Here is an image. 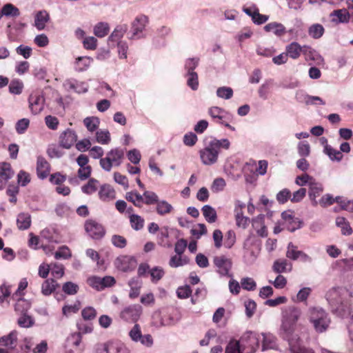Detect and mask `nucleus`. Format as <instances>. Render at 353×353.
<instances>
[{"label":"nucleus","instance_id":"51","mask_svg":"<svg viewBox=\"0 0 353 353\" xmlns=\"http://www.w3.org/2000/svg\"><path fill=\"white\" fill-rule=\"evenodd\" d=\"M165 274L163 269L161 267H154L150 270L151 281L153 283H157Z\"/></svg>","mask_w":353,"mask_h":353},{"label":"nucleus","instance_id":"39","mask_svg":"<svg viewBox=\"0 0 353 353\" xmlns=\"http://www.w3.org/2000/svg\"><path fill=\"white\" fill-rule=\"evenodd\" d=\"M325 29L321 24L315 23L312 25L308 29L309 35L313 39L321 38L324 34Z\"/></svg>","mask_w":353,"mask_h":353},{"label":"nucleus","instance_id":"7","mask_svg":"<svg viewBox=\"0 0 353 353\" xmlns=\"http://www.w3.org/2000/svg\"><path fill=\"white\" fill-rule=\"evenodd\" d=\"M115 267L122 272H131L134 270L137 265L135 257L129 255H120L114 261Z\"/></svg>","mask_w":353,"mask_h":353},{"label":"nucleus","instance_id":"63","mask_svg":"<svg viewBox=\"0 0 353 353\" xmlns=\"http://www.w3.org/2000/svg\"><path fill=\"white\" fill-rule=\"evenodd\" d=\"M236 241V234L233 230H229L226 232L225 240H224V245L227 248H230L233 246Z\"/></svg>","mask_w":353,"mask_h":353},{"label":"nucleus","instance_id":"38","mask_svg":"<svg viewBox=\"0 0 353 353\" xmlns=\"http://www.w3.org/2000/svg\"><path fill=\"white\" fill-rule=\"evenodd\" d=\"M30 303L23 298H19L14 305V310L19 314H26L30 308Z\"/></svg>","mask_w":353,"mask_h":353},{"label":"nucleus","instance_id":"3","mask_svg":"<svg viewBox=\"0 0 353 353\" xmlns=\"http://www.w3.org/2000/svg\"><path fill=\"white\" fill-rule=\"evenodd\" d=\"M309 320L319 333L326 331L330 323L328 314L322 308L316 307L310 309Z\"/></svg>","mask_w":353,"mask_h":353},{"label":"nucleus","instance_id":"41","mask_svg":"<svg viewBox=\"0 0 353 353\" xmlns=\"http://www.w3.org/2000/svg\"><path fill=\"white\" fill-rule=\"evenodd\" d=\"M325 153L329 156L331 160L341 161L343 158V154L339 150L334 149L331 145L326 144L324 148Z\"/></svg>","mask_w":353,"mask_h":353},{"label":"nucleus","instance_id":"54","mask_svg":"<svg viewBox=\"0 0 353 353\" xmlns=\"http://www.w3.org/2000/svg\"><path fill=\"white\" fill-rule=\"evenodd\" d=\"M216 95L222 99H230L233 96V90L230 87H220L216 90Z\"/></svg>","mask_w":353,"mask_h":353},{"label":"nucleus","instance_id":"5","mask_svg":"<svg viewBox=\"0 0 353 353\" xmlns=\"http://www.w3.org/2000/svg\"><path fill=\"white\" fill-rule=\"evenodd\" d=\"M176 312V311L173 308L159 310L153 314L154 323L157 326L174 325L178 321V319L174 316Z\"/></svg>","mask_w":353,"mask_h":353},{"label":"nucleus","instance_id":"10","mask_svg":"<svg viewBox=\"0 0 353 353\" xmlns=\"http://www.w3.org/2000/svg\"><path fill=\"white\" fill-rule=\"evenodd\" d=\"M245 348L250 349L252 353L256 352L259 347L260 339L257 334L252 332H247L241 339Z\"/></svg>","mask_w":353,"mask_h":353},{"label":"nucleus","instance_id":"26","mask_svg":"<svg viewBox=\"0 0 353 353\" xmlns=\"http://www.w3.org/2000/svg\"><path fill=\"white\" fill-rule=\"evenodd\" d=\"M264 30L268 32H272L278 37L283 36L286 33L285 26L277 22L268 23L264 26Z\"/></svg>","mask_w":353,"mask_h":353},{"label":"nucleus","instance_id":"9","mask_svg":"<svg viewBox=\"0 0 353 353\" xmlns=\"http://www.w3.org/2000/svg\"><path fill=\"white\" fill-rule=\"evenodd\" d=\"M142 313V307L139 305H131L125 307L120 313V317L126 321L136 322Z\"/></svg>","mask_w":353,"mask_h":353},{"label":"nucleus","instance_id":"8","mask_svg":"<svg viewBox=\"0 0 353 353\" xmlns=\"http://www.w3.org/2000/svg\"><path fill=\"white\" fill-rule=\"evenodd\" d=\"M84 227L88 235L94 239H100L105 235V231L103 226L94 220H87Z\"/></svg>","mask_w":353,"mask_h":353},{"label":"nucleus","instance_id":"4","mask_svg":"<svg viewBox=\"0 0 353 353\" xmlns=\"http://www.w3.org/2000/svg\"><path fill=\"white\" fill-rule=\"evenodd\" d=\"M123 158V150L114 148L108 152L105 158L100 159V165L103 170L110 172L113 165L119 166Z\"/></svg>","mask_w":353,"mask_h":353},{"label":"nucleus","instance_id":"27","mask_svg":"<svg viewBox=\"0 0 353 353\" xmlns=\"http://www.w3.org/2000/svg\"><path fill=\"white\" fill-rule=\"evenodd\" d=\"M58 287L59 284L54 279H46L41 285V293L44 296H49L52 294Z\"/></svg>","mask_w":353,"mask_h":353},{"label":"nucleus","instance_id":"57","mask_svg":"<svg viewBox=\"0 0 353 353\" xmlns=\"http://www.w3.org/2000/svg\"><path fill=\"white\" fill-rule=\"evenodd\" d=\"M241 285L243 289L248 291H253L256 288V282L250 277L243 278L241 281Z\"/></svg>","mask_w":353,"mask_h":353},{"label":"nucleus","instance_id":"2","mask_svg":"<svg viewBox=\"0 0 353 353\" xmlns=\"http://www.w3.org/2000/svg\"><path fill=\"white\" fill-rule=\"evenodd\" d=\"M301 316V310L294 306H290L283 312L281 329L288 341L294 333L296 325Z\"/></svg>","mask_w":353,"mask_h":353},{"label":"nucleus","instance_id":"18","mask_svg":"<svg viewBox=\"0 0 353 353\" xmlns=\"http://www.w3.org/2000/svg\"><path fill=\"white\" fill-rule=\"evenodd\" d=\"M98 195L103 202H110L116 198V192L110 185L103 184L100 186Z\"/></svg>","mask_w":353,"mask_h":353},{"label":"nucleus","instance_id":"64","mask_svg":"<svg viewBox=\"0 0 353 353\" xmlns=\"http://www.w3.org/2000/svg\"><path fill=\"white\" fill-rule=\"evenodd\" d=\"M29 124L30 121L28 119L24 118L19 120L16 123V131L18 134H23L28 128Z\"/></svg>","mask_w":353,"mask_h":353},{"label":"nucleus","instance_id":"11","mask_svg":"<svg viewBox=\"0 0 353 353\" xmlns=\"http://www.w3.org/2000/svg\"><path fill=\"white\" fill-rule=\"evenodd\" d=\"M82 336L81 333H72L71 334L66 340V347L70 348L68 350L69 353H80L83 349V346L81 345Z\"/></svg>","mask_w":353,"mask_h":353},{"label":"nucleus","instance_id":"62","mask_svg":"<svg viewBox=\"0 0 353 353\" xmlns=\"http://www.w3.org/2000/svg\"><path fill=\"white\" fill-rule=\"evenodd\" d=\"M66 180V175L62 174L61 172H55L50 176L49 181L55 185H61Z\"/></svg>","mask_w":353,"mask_h":353},{"label":"nucleus","instance_id":"23","mask_svg":"<svg viewBox=\"0 0 353 353\" xmlns=\"http://www.w3.org/2000/svg\"><path fill=\"white\" fill-rule=\"evenodd\" d=\"M208 114L216 123L223 124V120L226 119L227 112L217 106L211 107L208 110Z\"/></svg>","mask_w":353,"mask_h":353},{"label":"nucleus","instance_id":"17","mask_svg":"<svg viewBox=\"0 0 353 353\" xmlns=\"http://www.w3.org/2000/svg\"><path fill=\"white\" fill-rule=\"evenodd\" d=\"M50 165L43 157H38L37 160V174L39 179H44L49 175Z\"/></svg>","mask_w":353,"mask_h":353},{"label":"nucleus","instance_id":"53","mask_svg":"<svg viewBox=\"0 0 353 353\" xmlns=\"http://www.w3.org/2000/svg\"><path fill=\"white\" fill-rule=\"evenodd\" d=\"M225 353H242L239 341L232 339L227 345Z\"/></svg>","mask_w":353,"mask_h":353},{"label":"nucleus","instance_id":"22","mask_svg":"<svg viewBox=\"0 0 353 353\" xmlns=\"http://www.w3.org/2000/svg\"><path fill=\"white\" fill-rule=\"evenodd\" d=\"M304 46L302 47L297 42H292L285 48L287 55L293 59H297L303 53Z\"/></svg>","mask_w":353,"mask_h":353},{"label":"nucleus","instance_id":"42","mask_svg":"<svg viewBox=\"0 0 353 353\" xmlns=\"http://www.w3.org/2000/svg\"><path fill=\"white\" fill-rule=\"evenodd\" d=\"M1 10L3 16L17 17L20 15L19 10L12 3L4 5Z\"/></svg>","mask_w":353,"mask_h":353},{"label":"nucleus","instance_id":"50","mask_svg":"<svg viewBox=\"0 0 353 353\" xmlns=\"http://www.w3.org/2000/svg\"><path fill=\"white\" fill-rule=\"evenodd\" d=\"M339 196H337L334 199L332 195L330 194H326L321 198L319 201H318V204H319L323 208H325L332 205L335 202H339Z\"/></svg>","mask_w":353,"mask_h":353},{"label":"nucleus","instance_id":"34","mask_svg":"<svg viewBox=\"0 0 353 353\" xmlns=\"http://www.w3.org/2000/svg\"><path fill=\"white\" fill-rule=\"evenodd\" d=\"M110 32L109 24L106 22L97 23L93 30L94 35L99 38H103L108 35Z\"/></svg>","mask_w":353,"mask_h":353},{"label":"nucleus","instance_id":"33","mask_svg":"<svg viewBox=\"0 0 353 353\" xmlns=\"http://www.w3.org/2000/svg\"><path fill=\"white\" fill-rule=\"evenodd\" d=\"M93 59L90 57H79L75 61V69L79 72L86 70Z\"/></svg>","mask_w":353,"mask_h":353},{"label":"nucleus","instance_id":"44","mask_svg":"<svg viewBox=\"0 0 353 353\" xmlns=\"http://www.w3.org/2000/svg\"><path fill=\"white\" fill-rule=\"evenodd\" d=\"M129 218L131 227L134 230H140L143 228L145 221L141 216L137 214H131Z\"/></svg>","mask_w":353,"mask_h":353},{"label":"nucleus","instance_id":"24","mask_svg":"<svg viewBox=\"0 0 353 353\" xmlns=\"http://www.w3.org/2000/svg\"><path fill=\"white\" fill-rule=\"evenodd\" d=\"M127 24H119L116 26L112 34L108 37L109 42H119L128 31Z\"/></svg>","mask_w":353,"mask_h":353},{"label":"nucleus","instance_id":"6","mask_svg":"<svg viewBox=\"0 0 353 353\" xmlns=\"http://www.w3.org/2000/svg\"><path fill=\"white\" fill-rule=\"evenodd\" d=\"M213 263L221 276H232L230 274L232 267V261L230 258L223 254L216 256L213 259Z\"/></svg>","mask_w":353,"mask_h":353},{"label":"nucleus","instance_id":"52","mask_svg":"<svg viewBox=\"0 0 353 353\" xmlns=\"http://www.w3.org/2000/svg\"><path fill=\"white\" fill-rule=\"evenodd\" d=\"M97 141L101 144H108L110 141V134L108 130H99L96 132Z\"/></svg>","mask_w":353,"mask_h":353},{"label":"nucleus","instance_id":"47","mask_svg":"<svg viewBox=\"0 0 353 353\" xmlns=\"http://www.w3.org/2000/svg\"><path fill=\"white\" fill-rule=\"evenodd\" d=\"M263 342H262V350H266L268 349H273L276 345L275 337L271 334H262Z\"/></svg>","mask_w":353,"mask_h":353},{"label":"nucleus","instance_id":"14","mask_svg":"<svg viewBox=\"0 0 353 353\" xmlns=\"http://www.w3.org/2000/svg\"><path fill=\"white\" fill-rule=\"evenodd\" d=\"M303 54L307 61H312L309 63L310 65L314 63L320 65L324 63L323 58L316 50L308 46H304Z\"/></svg>","mask_w":353,"mask_h":353},{"label":"nucleus","instance_id":"37","mask_svg":"<svg viewBox=\"0 0 353 353\" xmlns=\"http://www.w3.org/2000/svg\"><path fill=\"white\" fill-rule=\"evenodd\" d=\"M202 212L208 223H214L216 221L217 215L215 210L210 205H205L202 208Z\"/></svg>","mask_w":353,"mask_h":353},{"label":"nucleus","instance_id":"28","mask_svg":"<svg viewBox=\"0 0 353 353\" xmlns=\"http://www.w3.org/2000/svg\"><path fill=\"white\" fill-rule=\"evenodd\" d=\"M125 199L131 203L137 208H142L143 205V194H139L137 191H131L126 192Z\"/></svg>","mask_w":353,"mask_h":353},{"label":"nucleus","instance_id":"49","mask_svg":"<svg viewBox=\"0 0 353 353\" xmlns=\"http://www.w3.org/2000/svg\"><path fill=\"white\" fill-rule=\"evenodd\" d=\"M79 290V285L71 281L64 283L62 286L63 292L68 295H74L78 292Z\"/></svg>","mask_w":353,"mask_h":353},{"label":"nucleus","instance_id":"1","mask_svg":"<svg viewBox=\"0 0 353 353\" xmlns=\"http://www.w3.org/2000/svg\"><path fill=\"white\" fill-rule=\"evenodd\" d=\"M230 142L228 139H213L208 144L199 151L201 162L205 165H212L218 161L221 148L228 150Z\"/></svg>","mask_w":353,"mask_h":353},{"label":"nucleus","instance_id":"21","mask_svg":"<svg viewBox=\"0 0 353 353\" xmlns=\"http://www.w3.org/2000/svg\"><path fill=\"white\" fill-rule=\"evenodd\" d=\"M332 21L336 23H347L350 19V14L345 9L335 10L330 13Z\"/></svg>","mask_w":353,"mask_h":353},{"label":"nucleus","instance_id":"12","mask_svg":"<svg viewBox=\"0 0 353 353\" xmlns=\"http://www.w3.org/2000/svg\"><path fill=\"white\" fill-rule=\"evenodd\" d=\"M77 135L76 132L68 128L61 133L59 138V143L63 148L70 149L77 142Z\"/></svg>","mask_w":353,"mask_h":353},{"label":"nucleus","instance_id":"16","mask_svg":"<svg viewBox=\"0 0 353 353\" xmlns=\"http://www.w3.org/2000/svg\"><path fill=\"white\" fill-rule=\"evenodd\" d=\"M292 263L284 258L278 259L273 263L272 269L276 274L289 273L292 270Z\"/></svg>","mask_w":353,"mask_h":353},{"label":"nucleus","instance_id":"55","mask_svg":"<svg viewBox=\"0 0 353 353\" xmlns=\"http://www.w3.org/2000/svg\"><path fill=\"white\" fill-rule=\"evenodd\" d=\"M81 316L85 321H91L96 318L97 311L93 307H86L82 310Z\"/></svg>","mask_w":353,"mask_h":353},{"label":"nucleus","instance_id":"59","mask_svg":"<svg viewBox=\"0 0 353 353\" xmlns=\"http://www.w3.org/2000/svg\"><path fill=\"white\" fill-rule=\"evenodd\" d=\"M83 46L86 50H94L97 47V39L94 37H85Z\"/></svg>","mask_w":353,"mask_h":353},{"label":"nucleus","instance_id":"29","mask_svg":"<svg viewBox=\"0 0 353 353\" xmlns=\"http://www.w3.org/2000/svg\"><path fill=\"white\" fill-rule=\"evenodd\" d=\"M17 332L12 331L8 335L4 336L0 339V343L5 346H8L11 349H14L17 342Z\"/></svg>","mask_w":353,"mask_h":353},{"label":"nucleus","instance_id":"13","mask_svg":"<svg viewBox=\"0 0 353 353\" xmlns=\"http://www.w3.org/2000/svg\"><path fill=\"white\" fill-rule=\"evenodd\" d=\"M148 23V18L147 16L143 14L137 16L132 23V35L130 37V39L140 38L139 34L143 31Z\"/></svg>","mask_w":353,"mask_h":353},{"label":"nucleus","instance_id":"40","mask_svg":"<svg viewBox=\"0 0 353 353\" xmlns=\"http://www.w3.org/2000/svg\"><path fill=\"white\" fill-rule=\"evenodd\" d=\"M336 225L341 228V232L344 235H350L353 230L350 225V223L344 217H337L336 219Z\"/></svg>","mask_w":353,"mask_h":353},{"label":"nucleus","instance_id":"15","mask_svg":"<svg viewBox=\"0 0 353 353\" xmlns=\"http://www.w3.org/2000/svg\"><path fill=\"white\" fill-rule=\"evenodd\" d=\"M11 165L7 162L0 163V190L3 189L10 179L14 176Z\"/></svg>","mask_w":353,"mask_h":353},{"label":"nucleus","instance_id":"56","mask_svg":"<svg viewBox=\"0 0 353 353\" xmlns=\"http://www.w3.org/2000/svg\"><path fill=\"white\" fill-rule=\"evenodd\" d=\"M187 84L193 90H196L199 88V79L196 72L187 73Z\"/></svg>","mask_w":353,"mask_h":353},{"label":"nucleus","instance_id":"36","mask_svg":"<svg viewBox=\"0 0 353 353\" xmlns=\"http://www.w3.org/2000/svg\"><path fill=\"white\" fill-rule=\"evenodd\" d=\"M173 210V207L166 201H158L156 204V212L158 214L163 216L170 213Z\"/></svg>","mask_w":353,"mask_h":353},{"label":"nucleus","instance_id":"45","mask_svg":"<svg viewBox=\"0 0 353 353\" xmlns=\"http://www.w3.org/2000/svg\"><path fill=\"white\" fill-rule=\"evenodd\" d=\"M301 252L302 251L298 250L297 246L294 245L292 243H290L288 245L285 255L287 258L296 261L299 259Z\"/></svg>","mask_w":353,"mask_h":353},{"label":"nucleus","instance_id":"46","mask_svg":"<svg viewBox=\"0 0 353 353\" xmlns=\"http://www.w3.org/2000/svg\"><path fill=\"white\" fill-rule=\"evenodd\" d=\"M83 123L87 128L88 130L92 132L97 130L99 128L100 121L97 117H86L83 121Z\"/></svg>","mask_w":353,"mask_h":353},{"label":"nucleus","instance_id":"48","mask_svg":"<svg viewBox=\"0 0 353 353\" xmlns=\"http://www.w3.org/2000/svg\"><path fill=\"white\" fill-rule=\"evenodd\" d=\"M17 323L21 327L29 328L34 325V321L32 316L27 315L26 313L21 314V316L18 319Z\"/></svg>","mask_w":353,"mask_h":353},{"label":"nucleus","instance_id":"43","mask_svg":"<svg viewBox=\"0 0 353 353\" xmlns=\"http://www.w3.org/2000/svg\"><path fill=\"white\" fill-rule=\"evenodd\" d=\"M143 204H145L147 205L157 204V203L159 201L158 195L152 191H149V190L144 191V192L143 194Z\"/></svg>","mask_w":353,"mask_h":353},{"label":"nucleus","instance_id":"19","mask_svg":"<svg viewBox=\"0 0 353 353\" xmlns=\"http://www.w3.org/2000/svg\"><path fill=\"white\" fill-rule=\"evenodd\" d=\"M323 191V187L321 183L315 181L314 179L312 181H310L309 196L314 206L318 205V201L316 200V198L319 196Z\"/></svg>","mask_w":353,"mask_h":353},{"label":"nucleus","instance_id":"60","mask_svg":"<svg viewBox=\"0 0 353 353\" xmlns=\"http://www.w3.org/2000/svg\"><path fill=\"white\" fill-rule=\"evenodd\" d=\"M112 243L117 248H123L127 245L126 239L121 235L114 234L111 239Z\"/></svg>","mask_w":353,"mask_h":353},{"label":"nucleus","instance_id":"61","mask_svg":"<svg viewBox=\"0 0 353 353\" xmlns=\"http://www.w3.org/2000/svg\"><path fill=\"white\" fill-rule=\"evenodd\" d=\"M71 257V252L67 246H61L59 250L54 253V258L56 259H67Z\"/></svg>","mask_w":353,"mask_h":353},{"label":"nucleus","instance_id":"30","mask_svg":"<svg viewBox=\"0 0 353 353\" xmlns=\"http://www.w3.org/2000/svg\"><path fill=\"white\" fill-rule=\"evenodd\" d=\"M49 19V14L46 11H39L35 16L34 25L36 28L39 30H43Z\"/></svg>","mask_w":353,"mask_h":353},{"label":"nucleus","instance_id":"35","mask_svg":"<svg viewBox=\"0 0 353 353\" xmlns=\"http://www.w3.org/2000/svg\"><path fill=\"white\" fill-rule=\"evenodd\" d=\"M252 225L256 230V232L259 236L261 237H265L268 236V230L266 226L264 225L262 217H257L253 219Z\"/></svg>","mask_w":353,"mask_h":353},{"label":"nucleus","instance_id":"25","mask_svg":"<svg viewBox=\"0 0 353 353\" xmlns=\"http://www.w3.org/2000/svg\"><path fill=\"white\" fill-rule=\"evenodd\" d=\"M31 216L27 212L19 213L17 218V225L19 230H25L30 228L31 225Z\"/></svg>","mask_w":353,"mask_h":353},{"label":"nucleus","instance_id":"32","mask_svg":"<svg viewBox=\"0 0 353 353\" xmlns=\"http://www.w3.org/2000/svg\"><path fill=\"white\" fill-rule=\"evenodd\" d=\"M103 350L106 353H130L129 350L124 345L120 343L110 345L103 344Z\"/></svg>","mask_w":353,"mask_h":353},{"label":"nucleus","instance_id":"20","mask_svg":"<svg viewBox=\"0 0 353 353\" xmlns=\"http://www.w3.org/2000/svg\"><path fill=\"white\" fill-rule=\"evenodd\" d=\"M29 106L34 114L39 113L43 108V98L37 94H32L29 97Z\"/></svg>","mask_w":353,"mask_h":353},{"label":"nucleus","instance_id":"58","mask_svg":"<svg viewBox=\"0 0 353 353\" xmlns=\"http://www.w3.org/2000/svg\"><path fill=\"white\" fill-rule=\"evenodd\" d=\"M41 237L46 239L50 243H58L57 235L54 232L50 229L46 228L41 233Z\"/></svg>","mask_w":353,"mask_h":353},{"label":"nucleus","instance_id":"31","mask_svg":"<svg viewBox=\"0 0 353 353\" xmlns=\"http://www.w3.org/2000/svg\"><path fill=\"white\" fill-rule=\"evenodd\" d=\"M99 185L100 183L97 179L94 178H91L88 180L86 184L83 185L81 187V190L84 194L90 195L95 193L97 191Z\"/></svg>","mask_w":353,"mask_h":353}]
</instances>
